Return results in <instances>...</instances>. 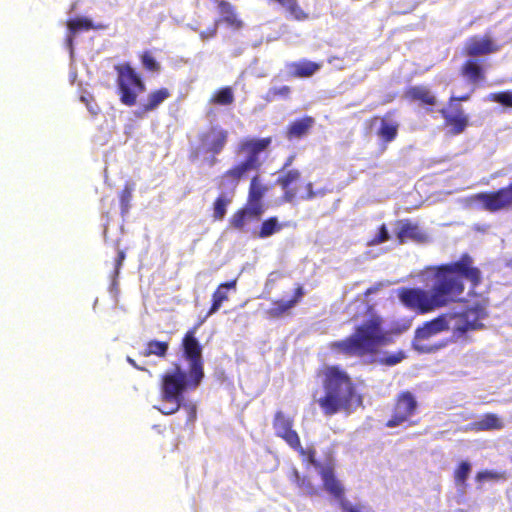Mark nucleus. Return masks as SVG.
<instances>
[{"label":"nucleus","instance_id":"obj_1","mask_svg":"<svg viewBox=\"0 0 512 512\" xmlns=\"http://www.w3.org/2000/svg\"><path fill=\"white\" fill-rule=\"evenodd\" d=\"M463 279L473 289L482 282V272L474 266L468 253L462 254L457 261L433 267L430 292L418 287H400L396 294L405 308L424 315L458 301L465 290Z\"/></svg>","mask_w":512,"mask_h":512},{"label":"nucleus","instance_id":"obj_2","mask_svg":"<svg viewBox=\"0 0 512 512\" xmlns=\"http://www.w3.org/2000/svg\"><path fill=\"white\" fill-rule=\"evenodd\" d=\"M195 332L196 328L188 330L182 339L183 357L189 362L188 371L183 370L179 363H174L160 377L161 400L174 406L159 411L163 415H172L183 407L188 410L190 421L196 418V406L184 403V394L196 390L205 376L202 346L195 337Z\"/></svg>","mask_w":512,"mask_h":512},{"label":"nucleus","instance_id":"obj_3","mask_svg":"<svg viewBox=\"0 0 512 512\" xmlns=\"http://www.w3.org/2000/svg\"><path fill=\"white\" fill-rule=\"evenodd\" d=\"M324 394L317 400L326 416L341 411L350 413L354 400L361 402L356 385L349 374L337 365L327 366L322 370Z\"/></svg>","mask_w":512,"mask_h":512},{"label":"nucleus","instance_id":"obj_4","mask_svg":"<svg viewBox=\"0 0 512 512\" xmlns=\"http://www.w3.org/2000/svg\"><path fill=\"white\" fill-rule=\"evenodd\" d=\"M382 319L373 316L356 326L354 332L345 339L330 344L333 351L348 357H374L381 348L391 342V338L382 327Z\"/></svg>","mask_w":512,"mask_h":512},{"label":"nucleus","instance_id":"obj_5","mask_svg":"<svg viewBox=\"0 0 512 512\" xmlns=\"http://www.w3.org/2000/svg\"><path fill=\"white\" fill-rule=\"evenodd\" d=\"M272 143V137L245 138L237 147V154L246 155L245 159L233 164L217 180V188L235 195L239 183L248 178L251 172H257L262 162L259 154L266 151Z\"/></svg>","mask_w":512,"mask_h":512},{"label":"nucleus","instance_id":"obj_6","mask_svg":"<svg viewBox=\"0 0 512 512\" xmlns=\"http://www.w3.org/2000/svg\"><path fill=\"white\" fill-rule=\"evenodd\" d=\"M488 303V299L483 298L463 311L442 313L445 315L448 331L451 330L454 337L460 338L469 331L482 329L484 325L481 321L488 316Z\"/></svg>","mask_w":512,"mask_h":512},{"label":"nucleus","instance_id":"obj_7","mask_svg":"<svg viewBox=\"0 0 512 512\" xmlns=\"http://www.w3.org/2000/svg\"><path fill=\"white\" fill-rule=\"evenodd\" d=\"M302 179V173L298 169H289L287 171L280 172V175L276 179V184L283 191V200L288 203H292L297 199L301 200H312L317 196H323L326 191L320 189L315 191L313 183L308 182L305 184V193L299 194L300 182Z\"/></svg>","mask_w":512,"mask_h":512},{"label":"nucleus","instance_id":"obj_8","mask_svg":"<svg viewBox=\"0 0 512 512\" xmlns=\"http://www.w3.org/2000/svg\"><path fill=\"white\" fill-rule=\"evenodd\" d=\"M445 315H438L437 317L424 322L421 326L417 327L414 332L412 340V347L419 353H435L447 346V340H441L438 343L429 345L425 341L436 336L441 332L448 331V324L445 320Z\"/></svg>","mask_w":512,"mask_h":512},{"label":"nucleus","instance_id":"obj_9","mask_svg":"<svg viewBox=\"0 0 512 512\" xmlns=\"http://www.w3.org/2000/svg\"><path fill=\"white\" fill-rule=\"evenodd\" d=\"M120 101L126 106H134L138 92L146 89L145 83L129 63L115 66Z\"/></svg>","mask_w":512,"mask_h":512},{"label":"nucleus","instance_id":"obj_10","mask_svg":"<svg viewBox=\"0 0 512 512\" xmlns=\"http://www.w3.org/2000/svg\"><path fill=\"white\" fill-rule=\"evenodd\" d=\"M418 407V401L411 391L399 392L393 400L391 415L385 426L395 428L406 423L411 424V419L416 415Z\"/></svg>","mask_w":512,"mask_h":512},{"label":"nucleus","instance_id":"obj_11","mask_svg":"<svg viewBox=\"0 0 512 512\" xmlns=\"http://www.w3.org/2000/svg\"><path fill=\"white\" fill-rule=\"evenodd\" d=\"M485 211L495 213L512 209V182L495 191L480 192L472 196Z\"/></svg>","mask_w":512,"mask_h":512},{"label":"nucleus","instance_id":"obj_12","mask_svg":"<svg viewBox=\"0 0 512 512\" xmlns=\"http://www.w3.org/2000/svg\"><path fill=\"white\" fill-rule=\"evenodd\" d=\"M229 133L220 125H211L205 131L199 133L198 139L206 153H210L209 164L215 165L218 162L216 158L226 147L228 143Z\"/></svg>","mask_w":512,"mask_h":512},{"label":"nucleus","instance_id":"obj_13","mask_svg":"<svg viewBox=\"0 0 512 512\" xmlns=\"http://www.w3.org/2000/svg\"><path fill=\"white\" fill-rule=\"evenodd\" d=\"M272 426L275 435L281 438L290 448L300 449L301 440L298 432L293 428L294 420L281 410L274 414Z\"/></svg>","mask_w":512,"mask_h":512},{"label":"nucleus","instance_id":"obj_14","mask_svg":"<svg viewBox=\"0 0 512 512\" xmlns=\"http://www.w3.org/2000/svg\"><path fill=\"white\" fill-rule=\"evenodd\" d=\"M305 290L301 284H297L293 291V295L288 300L276 299L272 301L271 307L265 311L268 319H279L284 316L290 315L292 309L301 302Z\"/></svg>","mask_w":512,"mask_h":512},{"label":"nucleus","instance_id":"obj_15","mask_svg":"<svg viewBox=\"0 0 512 512\" xmlns=\"http://www.w3.org/2000/svg\"><path fill=\"white\" fill-rule=\"evenodd\" d=\"M499 50V46L490 36L470 37L464 47L462 54L466 57L476 58L478 56H485L495 53Z\"/></svg>","mask_w":512,"mask_h":512},{"label":"nucleus","instance_id":"obj_16","mask_svg":"<svg viewBox=\"0 0 512 512\" xmlns=\"http://www.w3.org/2000/svg\"><path fill=\"white\" fill-rule=\"evenodd\" d=\"M441 117L444 119L445 127L449 128L452 135H459L465 131L469 125L468 115L465 114L461 106L454 108H442L439 110Z\"/></svg>","mask_w":512,"mask_h":512},{"label":"nucleus","instance_id":"obj_17","mask_svg":"<svg viewBox=\"0 0 512 512\" xmlns=\"http://www.w3.org/2000/svg\"><path fill=\"white\" fill-rule=\"evenodd\" d=\"M459 73L465 80L472 84H479L486 80V68L479 59L468 57V59L462 63Z\"/></svg>","mask_w":512,"mask_h":512},{"label":"nucleus","instance_id":"obj_18","mask_svg":"<svg viewBox=\"0 0 512 512\" xmlns=\"http://www.w3.org/2000/svg\"><path fill=\"white\" fill-rule=\"evenodd\" d=\"M315 124L312 116L305 115L302 118L290 122L285 129V138L289 141L300 140L306 137Z\"/></svg>","mask_w":512,"mask_h":512},{"label":"nucleus","instance_id":"obj_19","mask_svg":"<svg viewBox=\"0 0 512 512\" xmlns=\"http://www.w3.org/2000/svg\"><path fill=\"white\" fill-rule=\"evenodd\" d=\"M324 489L338 500L342 509L343 502H349L345 498V489L342 483L336 478L332 468H326L321 471Z\"/></svg>","mask_w":512,"mask_h":512},{"label":"nucleus","instance_id":"obj_20","mask_svg":"<svg viewBox=\"0 0 512 512\" xmlns=\"http://www.w3.org/2000/svg\"><path fill=\"white\" fill-rule=\"evenodd\" d=\"M267 190V187L262 183L259 175L253 176L249 184L246 205L258 209V211L263 214L265 211L263 197Z\"/></svg>","mask_w":512,"mask_h":512},{"label":"nucleus","instance_id":"obj_21","mask_svg":"<svg viewBox=\"0 0 512 512\" xmlns=\"http://www.w3.org/2000/svg\"><path fill=\"white\" fill-rule=\"evenodd\" d=\"M171 91L166 87H161L151 91L147 95L146 101L136 112V116L141 118L145 114L156 110L163 102L171 97Z\"/></svg>","mask_w":512,"mask_h":512},{"label":"nucleus","instance_id":"obj_22","mask_svg":"<svg viewBox=\"0 0 512 512\" xmlns=\"http://www.w3.org/2000/svg\"><path fill=\"white\" fill-rule=\"evenodd\" d=\"M290 78H309L320 70L321 64L307 59L290 62L286 64Z\"/></svg>","mask_w":512,"mask_h":512},{"label":"nucleus","instance_id":"obj_23","mask_svg":"<svg viewBox=\"0 0 512 512\" xmlns=\"http://www.w3.org/2000/svg\"><path fill=\"white\" fill-rule=\"evenodd\" d=\"M236 286V278L227 282H223L217 286L212 294L211 305L207 316H211L216 313L221 308L222 304L229 300V290H236Z\"/></svg>","mask_w":512,"mask_h":512},{"label":"nucleus","instance_id":"obj_24","mask_svg":"<svg viewBox=\"0 0 512 512\" xmlns=\"http://www.w3.org/2000/svg\"><path fill=\"white\" fill-rule=\"evenodd\" d=\"M262 213L256 208H252L245 204L244 207L236 210L231 216L229 223L233 229L243 231L248 221L259 220Z\"/></svg>","mask_w":512,"mask_h":512},{"label":"nucleus","instance_id":"obj_25","mask_svg":"<svg viewBox=\"0 0 512 512\" xmlns=\"http://www.w3.org/2000/svg\"><path fill=\"white\" fill-rule=\"evenodd\" d=\"M502 428H504V422L495 413H486L467 427L468 430L474 432L501 430Z\"/></svg>","mask_w":512,"mask_h":512},{"label":"nucleus","instance_id":"obj_26","mask_svg":"<svg viewBox=\"0 0 512 512\" xmlns=\"http://www.w3.org/2000/svg\"><path fill=\"white\" fill-rule=\"evenodd\" d=\"M405 98L418 102L424 106H435L437 103L436 96L426 86H411L405 90Z\"/></svg>","mask_w":512,"mask_h":512},{"label":"nucleus","instance_id":"obj_27","mask_svg":"<svg viewBox=\"0 0 512 512\" xmlns=\"http://www.w3.org/2000/svg\"><path fill=\"white\" fill-rule=\"evenodd\" d=\"M218 10L221 15L220 22L226 23L229 27L239 30L244 26L243 21L238 17L236 7L229 1H218Z\"/></svg>","mask_w":512,"mask_h":512},{"label":"nucleus","instance_id":"obj_28","mask_svg":"<svg viewBox=\"0 0 512 512\" xmlns=\"http://www.w3.org/2000/svg\"><path fill=\"white\" fill-rule=\"evenodd\" d=\"M399 130V123L393 118V112H387L380 122L377 135L386 143L396 139Z\"/></svg>","mask_w":512,"mask_h":512},{"label":"nucleus","instance_id":"obj_29","mask_svg":"<svg viewBox=\"0 0 512 512\" xmlns=\"http://www.w3.org/2000/svg\"><path fill=\"white\" fill-rule=\"evenodd\" d=\"M397 239L400 244H403L408 240L423 242L426 240V234L421 231L417 224L411 223L410 221H404L401 223L397 232Z\"/></svg>","mask_w":512,"mask_h":512},{"label":"nucleus","instance_id":"obj_30","mask_svg":"<svg viewBox=\"0 0 512 512\" xmlns=\"http://www.w3.org/2000/svg\"><path fill=\"white\" fill-rule=\"evenodd\" d=\"M275 2L285 11V13L296 21H305L309 18V14L305 12L299 5L298 0H269Z\"/></svg>","mask_w":512,"mask_h":512},{"label":"nucleus","instance_id":"obj_31","mask_svg":"<svg viewBox=\"0 0 512 512\" xmlns=\"http://www.w3.org/2000/svg\"><path fill=\"white\" fill-rule=\"evenodd\" d=\"M289 480L301 490L303 494L314 496L317 494V488L308 476H302L297 468H292L289 474Z\"/></svg>","mask_w":512,"mask_h":512},{"label":"nucleus","instance_id":"obj_32","mask_svg":"<svg viewBox=\"0 0 512 512\" xmlns=\"http://www.w3.org/2000/svg\"><path fill=\"white\" fill-rule=\"evenodd\" d=\"M234 195L229 194L227 191L221 193L215 198L212 206L213 219L221 221L227 213V207L232 203Z\"/></svg>","mask_w":512,"mask_h":512},{"label":"nucleus","instance_id":"obj_33","mask_svg":"<svg viewBox=\"0 0 512 512\" xmlns=\"http://www.w3.org/2000/svg\"><path fill=\"white\" fill-rule=\"evenodd\" d=\"M283 224L279 223L276 216L265 219L257 232V237L264 239L280 232L283 229Z\"/></svg>","mask_w":512,"mask_h":512},{"label":"nucleus","instance_id":"obj_34","mask_svg":"<svg viewBox=\"0 0 512 512\" xmlns=\"http://www.w3.org/2000/svg\"><path fill=\"white\" fill-rule=\"evenodd\" d=\"M169 343L166 341L150 340L146 343L142 355L145 357L155 355L164 358L167 355Z\"/></svg>","mask_w":512,"mask_h":512},{"label":"nucleus","instance_id":"obj_35","mask_svg":"<svg viewBox=\"0 0 512 512\" xmlns=\"http://www.w3.org/2000/svg\"><path fill=\"white\" fill-rule=\"evenodd\" d=\"M210 102L216 105L228 106L234 102V94L231 87H222L218 89L210 99Z\"/></svg>","mask_w":512,"mask_h":512},{"label":"nucleus","instance_id":"obj_36","mask_svg":"<svg viewBox=\"0 0 512 512\" xmlns=\"http://www.w3.org/2000/svg\"><path fill=\"white\" fill-rule=\"evenodd\" d=\"M67 27L72 34H76L79 31H88L94 28L92 21L85 17L68 20Z\"/></svg>","mask_w":512,"mask_h":512},{"label":"nucleus","instance_id":"obj_37","mask_svg":"<svg viewBox=\"0 0 512 512\" xmlns=\"http://www.w3.org/2000/svg\"><path fill=\"white\" fill-rule=\"evenodd\" d=\"M470 472L471 464L468 461H461L453 473L455 484L457 486H465Z\"/></svg>","mask_w":512,"mask_h":512},{"label":"nucleus","instance_id":"obj_38","mask_svg":"<svg viewBox=\"0 0 512 512\" xmlns=\"http://www.w3.org/2000/svg\"><path fill=\"white\" fill-rule=\"evenodd\" d=\"M134 190L133 184L126 183L119 193V202L121 207V213L126 214L130 209V202L132 199V193Z\"/></svg>","mask_w":512,"mask_h":512},{"label":"nucleus","instance_id":"obj_39","mask_svg":"<svg viewBox=\"0 0 512 512\" xmlns=\"http://www.w3.org/2000/svg\"><path fill=\"white\" fill-rule=\"evenodd\" d=\"M140 60L143 67L150 72H159L161 70V65L157 60L153 57L150 51H144L140 55Z\"/></svg>","mask_w":512,"mask_h":512},{"label":"nucleus","instance_id":"obj_40","mask_svg":"<svg viewBox=\"0 0 512 512\" xmlns=\"http://www.w3.org/2000/svg\"><path fill=\"white\" fill-rule=\"evenodd\" d=\"M489 100L499 103L504 107L512 108V91H501L489 95Z\"/></svg>","mask_w":512,"mask_h":512},{"label":"nucleus","instance_id":"obj_41","mask_svg":"<svg viewBox=\"0 0 512 512\" xmlns=\"http://www.w3.org/2000/svg\"><path fill=\"white\" fill-rule=\"evenodd\" d=\"M290 92V87L286 85L281 87H272L269 89L267 97L269 100H274L276 98H288Z\"/></svg>","mask_w":512,"mask_h":512},{"label":"nucleus","instance_id":"obj_42","mask_svg":"<svg viewBox=\"0 0 512 512\" xmlns=\"http://www.w3.org/2000/svg\"><path fill=\"white\" fill-rule=\"evenodd\" d=\"M404 358L405 353L403 351H398L396 353L380 358L378 362L385 366H394L400 363Z\"/></svg>","mask_w":512,"mask_h":512},{"label":"nucleus","instance_id":"obj_43","mask_svg":"<svg viewBox=\"0 0 512 512\" xmlns=\"http://www.w3.org/2000/svg\"><path fill=\"white\" fill-rule=\"evenodd\" d=\"M304 460H306L309 464L313 466H317L318 462L316 461L315 455L316 451L313 448H303L301 446L300 449H294Z\"/></svg>","mask_w":512,"mask_h":512},{"label":"nucleus","instance_id":"obj_44","mask_svg":"<svg viewBox=\"0 0 512 512\" xmlns=\"http://www.w3.org/2000/svg\"><path fill=\"white\" fill-rule=\"evenodd\" d=\"M342 511L343 512H374L370 508L361 504H351L350 502L342 503Z\"/></svg>","mask_w":512,"mask_h":512},{"label":"nucleus","instance_id":"obj_45","mask_svg":"<svg viewBox=\"0 0 512 512\" xmlns=\"http://www.w3.org/2000/svg\"><path fill=\"white\" fill-rule=\"evenodd\" d=\"M499 478L500 474L495 471L484 470L476 474V480L478 482H483L486 480H497Z\"/></svg>","mask_w":512,"mask_h":512},{"label":"nucleus","instance_id":"obj_46","mask_svg":"<svg viewBox=\"0 0 512 512\" xmlns=\"http://www.w3.org/2000/svg\"><path fill=\"white\" fill-rule=\"evenodd\" d=\"M220 23V20H216L214 25L212 27L207 28L204 31H201L199 36L203 41L209 40L211 38H214L217 34L218 30V24Z\"/></svg>","mask_w":512,"mask_h":512},{"label":"nucleus","instance_id":"obj_47","mask_svg":"<svg viewBox=\"0 0 512 512\" xmlns=\"http://www.w3.org/2000/svg\"><path fill=\"white\" fill-rule=\"evenodd\" d=\"M389 240V233L385 226V224H382L379 228V232L377 236L371 241L372 244L377 245L384 243Z\"/></svg>","mask_w":512,"mask_h":512},{"label":"nucleus","instance_id":"obj_48","mask_svg":"<svg viewBox=\"0 0 512 512\" xmlns=\"http://www.w3.org/2000/svg\"><path fill=\"white\" fill-rule=\"evenodd\" d=\"M470 99V94H463L460 96H451L448 100V107L454 108L456 106H460L459 104H456V102H465Z\"/></svg>","mask_w":512,"mask_h":512},{"label":"nucleus","instance_id":"obj_49","mask_svg":"<svg viewBox=\"0 0 512 512\" xmlns=\"http://www.w3.org/2000/svg\"><path fill=\"white\" fill-rule=\"evenodd\" d=\"M126 254L123 250H118L117 258L115 260V273L118 274L119 270L125 260Z\"/></svg>","mask_w":512,"mask_h":512},{"label":"nucleus","instance_id":"obj_50","mask_svg":"<svg viewBox=\"0 0 512 512\" xmlns=\"http://www.w3.org/2000/svg\"><path fill=\"white\" fill-rule=\"evenodd\" d=\"M294 160H295V155H294V154H293V155L288 156V157H287V159H286V161H285V162H284V164H283V167H282V169H281V172H283V171H287V170H288L287 168H288V167H290V166L292 165V163L294 162Z\"/></svg>","mask_w":512,"mask_h":512},{"label":"nucleus","instance_id":"obj_51","mask_svg":"<svg viewBox=\"0 0 512 512\" xmlns=\"http://www.w3.org/2000/svg\"><path fill=\"white\" fill-rule=\"evenodd\" d=\"M127 362H128L132 367H134V368H135V369H137V370H140V371H148L146 368H144V367H142V366L138 365V364L136 363V361H135L134 359H132L131 357H127Z\"/></svg>","mask_w":512,"mask_h":512},{"label":"nucleus","instance_id":"obj_52","mask_svg":"<svg viewBox=\"0 0 512 512\" xmlns=\"http://www.w3.org/2000/svg\"><path fill=\"white\" fill-rule=\"evenodd\" d=\"M95 107H96V109H94V107H93L92 105H90V104H89V107H87V108L90 110V112H91L92 114H94V115H95V114H97V112H98V107H97V105H96V104H95Z\"/></svg>","mask_w":512,"mask_h":512},{"label":"nucleus","instance_id":"obj_53","mask_svg":"<svg viewBox=\"0 0 512 512\" xmlns=\"http://www.w3.org/2000/svg\"><path fill=\"white\" fill-rule=\"evenodd\" d=\"M80 99H81L82 102H84L86 104L87 107H89L90 101H89V99L87 97L81 96Z\"/></svg>","mask_w":512,"mask_h":512},{"label":"nucleus","instance_id":"obj_54","mask_svg":"<svg viewBox=\"0 0 512 512\" xmlns=\"http://www.w3.org/2000/svg\"><path fill=\"white\" fill-rule=\"evenodd\" d=\"M375 290H376V289H374V288H369V289H367V291H366V293H365V294H366V295H369V294L373 293Z\"/></svg>","mask_w":512,"mask_h":512},{"label":"nucleus","instance_id":"obj_55","mask_svg":"<svg viewBox=\"0 0 512 512\" xmlns=\"http://www.w3.org/2000/svg\"><path fill=\"white\" fill-rule=\"evenodd\" d=\"M511 266H512V260H511Z\"/></svg>","mask_w":512,"mask_h":512},{"label":"nucleus","instance_id":"obj_56","mask_svg":"<svg viewBox=\"0 0 512 512\" xmlns=\"http://www.w3.org/2000/svg\"><path fill=\"white\" fill-rule=\"evenodd\" d=\"M511 512H512V508H511Z\"/></svg>","mask_w":512,"mask_h":512}]
</instances>
